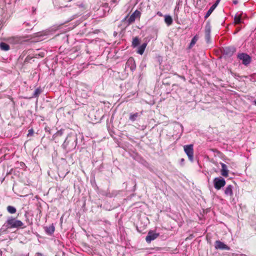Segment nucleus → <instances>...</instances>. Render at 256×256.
<instances>
[{
    "label": "nucleus",
    "mask_w": 256,
    "mask_h": 256,
    "mask_svg": "<svg viewBox=\"0 0 256 256\" xmlns=\"http://www.w3.org/2000/svg\"><path fill=\"white\" fill-rule=\"evenodd\" d=\"M213 183L214 188L217 190H219L225 186L226 182L224 178L216 177L214 178Z\"/></svg>",
    "instance_id": "obj_3"
},
{
    "label": "nucleus",
    "mask_w": 256,
    "mask_h": 256,
    "mask_svg": "<svg viewBox=\"0 0 256 256\" xmlns=\"http://www.w3.org/2000/svg\"><path fill=\"white\" fill-rule=\"evenodd\" d=\"M236 52V48L234 47H226L223 49V54L228 56H232Z\"/></svg>",
    "instance_id": "obj_11"
},
{
    "label": "nucleus",
    "mask_w": 256,
    "mask_h": 256,
    "mask_svg": "<svg viewBox=\"0 0 256 256\" xmlns=\"http://www.w3.org/2000/svg\"><path fill=\"white\" fill-rule=\"evenodd\" d=\"M42 90L40 88H38L35 90L34 93L32 95L33 98H37L39 96V95L42 93Z\"/></svg>",
    "instance_id": "obj_21"
},
{
    "label": "nucleus",
    "mask_w": 256,
    "mask_h": 256,
    "mask_svg": "<svg viewBox=\"0 0 256 256\" xmlns=\"http://www.w3.org/2000/svg\"><path fill=\"white\" fill-rule=\"evenodd\" d=\"M218 4H216V2L212 5V6L210 7L212 8L214 10L216 8Z\"/></svg>",
    "instance_id": "obj_28"
},
{
    "label": "nucleus",
    "mask_w": 256,
    "mask_h": 256,
    "mask_svg": "<svg viewBox=\"0 0 256 256\" xmlns=\"http://www.w3.org/2000/svg\"><path fill=\"white\" fill-rule=\"evenodd\" d=\"M220 164L222 166V169L220 170L221 174L224 177H228V169L227 166L222 162H221Z\"/></svg>",
    "instance_id": "obj_12"
},
{
    "label": "nucleus",
    "mask_w": 256,
    "mask_h": 256,
    "mask_svg": "<svg viewBox=\"0 0 256 256\" xmlns=\"http://www.w3.org/2000/svg\"><path fill=\"white\" fill-rule=\"evenodd\" d=\"M0 48L2 50L6 51L10 50V46L5 42H1L0 43Z\"/></svg>",
    "instance_id": "obj_20"
},
{
    "label": "nucleus",
    "mask_w": 256,
    "mask_h": 256,
    "mask_svg": "<svg viewBox=\"0 0 256 256\" xmlns=\"http://www.w3.org/2000/svg\"><path fill=\"white\" fill-rule=\"evenodd\" d=\"M214 247L216 249L219 250H230V248L227 245L224 244V242L216 240L215 242Z\"/></svg>",
    "instance_id": "obj_10"
},
{
    "label": "nucleus",
    "mask_w": 256,
    "mask_h": 256,
    "mask_svg": "<svg viewBox=\"0 0 256 256\" xmlns=\"http://www.w3.org/2000/svg\"><path fill=\"white\" fill-rule=\"evenodd\" d=\"M238 58L242 60V63L245 66L249 64L252 60L251 57L248 54L245 53L239 54L238 55Z\"/></svg>",
    "instance_id": "obj_5"
},
{
    "label": "nucleus",
    "mask_w": 256,
    "mask_h": 256,
    "mask_svg": "<svg viewBox=\"0 0 256 256\" xmlns=\"http://www.w3.org/2000/svg\"><path fill=\"white\" fill-rule=\"evenodd\" d=\"M146 46L147 44L146 42L143 43L141 46H140L138 47L137 52L138 54L142 55L144 52V51L146 49Z\"/></svg>",
    "instance_id": "obj_16"
},
{
    "label": "nucleus",
    "mask_w": 256,
    "mask_h": 256,
    "mask_svg": "<svg viewBox=\"0 0 256 256\" xmlns=\"http://www.w3.org/2000/svg\"><path fill=\"white\" fill-rule=\"evenodd\" d=\"M36 56H37V54H36V56H35L36 58H37Z\"/></svg>",
    "instance_id": "obj_43"
},
{
    "label": "nucleus",
    "mask_w": 256,
    "mask_h": 256,
    "mask_svg": "<svg viewBox=\"0 0 256 256\" xmlns=\"http://www.w3.org/2000/svg\"><path fill=\"white\" fill-rule=\"evenodd\" d=\"M7 210L8 211V212L9 213H10L11 214L16 213V208L14 206H8L7 207Z\"/></svg>",
    "instance_id": "obj_22"
},
{
    "label": "nucleus",
    "mask_w": 256,
    "mask_h": 256,
    "mask_svg": "<svg viewBox=\"0 0 256 256\" xmlns=\"http://www.w3.org/2000/svg\"><path fill=\"white\" fill-rule=\"evenodd\" d=\"M36 34V36L38 37V38L37 39L38 40H42L40 38L42 36H43V35L40 32H38V33Z\"/></svg>",
    "instance_id": "obj_26"
},
{
    "label": "nucleus",
    "mask_w": 256,
    "mask_h": 256,
    "mask_svg": "<svg viewBox=\"0 0 256 256\" xmlns=\"http://www.w3.org/2000/svg\"><path fill=\"white\" fill-rule=\"evenodd\" d=\"M177 8V9H178V8H177V6H176V9Z\"/></svg>",
    "instance_id": "obj_42"
},
{
    "label": "nucleus",
    "mask_w": 256,
    "mask_h": 256,
    "mask_svg": "<svg viewBox=\"0 0 256 256\" xmlns=\"http://www.w3.org/2000/svg\"><path fill=\"white\" fill-rule=\"evenodd\" d=\"M214 10L212 8H210V9L206 13V15L204 16V19L206 20V18H208Z\"/></svg>",
    "instance_id": "obj_24"
},
{
    "label": "nucleus",
    "mask_w": 256,
    "mask_h": 256,
    "mask_svg": "<svg viewBox=\"0 0 256 256\" xmlns=\"http://www.w3.org/2000/svg\"><path fill=\"white\" fill-rule=\"evenodd\" d=\"M24 24H26V26H29V23L28 22H24Z\"/></svg>",
    "instance_id": "obj_38"
},
{
    "label": "nucleus",
    "mask_w": 256,
    "mask_h": 256,
    "mask_svg": "<svg viewBox=\"0 0 256 256\" xmlns=\"http://www.w3.org/2000/svg\"><path fill=\"white\" fill-rule=\"evenodd\" d=\"M220 0H216V2H215L218 4V3H219V2H220Z\"/></svg>",
    "instance_id": "obj_35"
},
{
    "label": "nucleus",
    "mask_w": 256,
    "mask_h": 256,
    "mask_svg": "<svg viewBox=\"0 0 256 256\" xmlns=\"http://www.w3.org/2000/svg\"><path fill=\"white\" fill-rule=\"evenodd\" d=\"M218 4H216V2L212 5V6L210 7L212 8L214 10L216 8Z\"/></svg>",
    "instance_id": "obj_30"
},
{
    "label": "nucleus",
    "mask_w": 256,
    "mask_h": 256,
    "mask_svg": "<svg viewBox=\"0 0 256 256\" xmlns=\"http://www.w3.org/2000/svg\"><path fill=\"white\" fill-rule=\"evenodd\" d=\"M164 22L166 24L169 26H170L172 23V17L169 15H166L164 16Z\"/></svg>",
    "instance_id": "obj_17"
},
{
    "label": "nucleus",
    "mask_w": 256,
    "mask_h": 256,
    "mask_svg": "<svg viewBox=\"0 0 256 256\" xmlns=\"http://www.w3.org/2000/svg\"><path fill=\"white\" fill-rule=\"evenodd\" d=\"M44 229L46 233L49 236H52L54 232L55 228L53 224H52L49 226H48L44 227Z\"/></svg>",
    "instance_id": "obj_13"
},
{
    "label": "nucleus",
    "mask_w": 256,
    "mask_h": 256,
    "mask_svg": "<svg viewBox=\"0 0 256 256\" xmlns=\"http://www.w3.org/2000/svg\"><path fill=\"white\" fill-rule=\"evenodd\" d=\"M181 160H182V162H183V161L184 160L183 158H182V159Z\"/></svg>",
    "instance_id": "obj_40"
},
{
    "label": "nucleus",
    "mask_w": 256,
    "mask_h": 256,
    "mask_svg": "<svg viewBox=\"0 0 256 256\" xmlns=\"http://www.w3.org/2000/svg\"><path fill=\"white\" fill-rule=\"evenodd\" d=\"M224 194L230 196H233V186L232 185H228L226 188Z\"/></svg>",
    "instance_id": "obj_14"
},
{
    "label": "nucleus",
    "mask_w": 256,
    "mask_h": 256,
    "mask_svg": "<svg viewBox=\"0 0 256 256\" xmlns=\"http://www.w3.org/2000/svg\"><path fill=\"white\" fill-rule=\"evenodd\" d=\"M33 134H34V130L32 128H31L28 130V136H31Z\"/></svg>",
    "instance_id": "obj_27"
},
{
    "label": "nucleus",
    "mask_w": 256,
    "mask_h": 256,
    "mask_svg": "<svg viewBox=\"0 0 256 256\" xmlns=\"http://www.w3.org/2000/svg\"><path fill=\"white\" fill-rule=\"evenodd\" d=\"M254 103L255 106H256V100L254 101Z\"/></svg>",
    "instance_id": "obj_37"
},
{
    "label": "nucleus",
    "mask_w": 256,
    "mask_h": 256,
    "mask_svg": "<svg viewBox=\"0 0 256 256\" xmlns=\"http://www.w3.org/2000/svg\"><path fill=\"white\" fill-rule=\"evenodd\" d=\"M159 235V233H156L153 230H150L146 238V240L148 243H150L152 241L156 240Z\"/></svg>",
    "instance_id": "obj_7"
},
{
    "label": "nucleus",
    "mask_w": 256,
    "mask_h": 256,
    "mask_svg": "<svg viewBox=\"0 0 256 256\" xmlns=\"http://www.w3.org/2000/svg\"><path fill=\"white\" fill-rule=\"evenodd\" d=\"M184 152L187 154L189 160L194 162V146L193 144L186 145L184 146Z\"/></svg>",
    "instance_id": "obj_4"
},
{
    "label": "nucleus",
    "mask_w": 256,
    "mask_h": 256,
    "mask_svg": "<svg viewBox=\"0 0 256 256\" xmlns=\"http://www.w3.org/2000/svg\"><path fill=\"white\" fill-rule=\"evenodd\" d=\"M180 78H182V79H184V80H185V78H184V76H180Z\"/></svg>",
    "instance_id": "obj_36"
},
{
    "label": "nucleus",
    "mask_w": 256,
    "mask_h": 256,
    "mask_svg": "<svg viewBox=\"0 0 256 256\" xmlns=\"http://www.w3.org/2000/svg\"><path fill=\"white\" fill-rule=\"evenodd\" d=\"M140 12L138 10H136L130 16L127 20L128 24H130L134 22L136 18H140Z\"/></svg>",
    "instance_id": "obj_8"
},
{
    "label": "nucleus",
    "mask_w": 256,
    "mask_h": 256,
    "mask_svg": "<svg viewBox=\"0 0 256 256\" xmlns=\"http://www.w3.org/2000/svg\"><path fill=\"white\" fill-rule=\"evenodd\" d=\"M205 39L207 43L210 42L211 26L210 22H208L205 26Z\"/></svg>",
    "instance_id": "obj_6"
},
{
    "label": "nucleus",
    "mask_w": 256,
    "mask_h": 256,
    "mask_svg": "<svg viewBox=\"0 0 256 256\" xmlns=\"http://www.w3.org/2000/svg\"><path fill=\"white\" fill-rule=\"evenodd\" d=\"M218 4H216V2L212 5V6L210 7L212 8L214 10L216 8Z\"/></svg>",
    "instance_id": "obj_29"
},
{
    "label": "nucleus",
    "mask_w": 256,
    "mask_h": 256,
    "mask_svg": "<svg viewBox=\"0 0 256 256\" xmlns=\"http://www.w3.org/2000/svg\"><path fill=\"white\" fill-rule=\"evenodd\" d=\"M140 44V40L138 38L134 37L133 38L132 42V46L133 48H136Z\"/></svg>",
    "instance_id": "obj_18"
},
{
    "label": "nucleus",
    "mask_w": 256,
    "mask_h": 256,
    "mask_svg": "<svg viewBox=\"0 0 256 256\" xmlns=\"http://www.w3.org/2000/svg\"><path fill=\"white\" fill-rule=\"evenodd\" d=\"M77 138L75 135H68L62 144V148L66 150L70 151L74 148L77 144Z\"/></svg>",
    "instance_id": "obj_2"
},
{
    "label": "nucleus",
    "mask_w": 256,
    "mask_h": 256,
    "mask_svg": "<svg viewBox=\"0 0 256 256\" xmlns=\"http://www.w3.org/2000/svg\"><path fill=\"white\" fill-rule=\"evenodd\" d=\"M128 16H127L126 17H125V18L124 19L123 21L125 20H126V18H128Z\"/></svg>",
    "instance_id": "obj_39"
},
{
    "label": "nucleus",
    "mask_w": 256,
    "mask_h": 256,
    "mask_svg": "<svg viewBox=\"0 0 256 256\" xmlns=\"http://www.w3.org/2000/svg\"><path fill=\"white\" fill-rule=\"evenodd\" d=\"M38 56H40V57L42 58L44 56V53H40V54H38Z\"/></svg>",
    "instance_id": "obj_32"
},
{
    "label": "nucleus",
    "mask_w": 256,
    "mask_h": 256,
    "mask_svg": "<svg viewBox=\"0 0 256 256\" xmlns=\"http://www.w3.org/2000/svg\"><path fill=\"white\" fill-rule=\"evenodd\" d=\"M177 8V9H178V8H177V6H176V9Z\"/></svg>",
    "instance_id": "obj_41"
},
{
    "label": "nucleus",
    "mask_w": 256,
    "mask_h": 256,
    "mask_svg": "<svg viewBox=\"0 0 256 256\" xmlns=\"http://www.w3.org/2000/svg\"><path fill=\"white\" fill-rule=\"evenodd\" d=\"M77 7L78 8H83V6L82 5L77 6Z\"/></svg>",
    "instance_id": "obj_33"
},
{
    "label": "nucleus",
    "mask_w": 256,
    "mask_h": 256,
    "mask_svg": "<svg viewBox=\"0 0 256 256\" xmlns=\"http://www.w3.org/2000/svg\"><path fill=\"white\" fill-rule=\"evenodd\" d=\"M234 23L236 24H239L241 22V16L240 14H236L234 18Z\"/></svg>",
    "instance_id": "obj_23"
},
{
    "label": "nucleus",
    "mask_w": 256,
    "mask_h": 256,
    "mask_svg": "<svg viewBox=\"0 0 256 256\" xmlns=\"http://www.w3.org/2000/svg\"><path fill=\"white\" fill-rule=\"evenodd\" d=\"M23 225L24 224L21 220H18L16 218L12 216H9L5 223L2 226L0 231L1 232H4L8 229L18 228L22 227Z\"/></svg>",
    "instance_id": "obj_1"
},
{
    "label": "nucleus",
    "mask_w": 256,
    "mask_h": 256,
    "mask_svg": "<svg viewBox=\"0 0 256 256\" xmlns=\"http://www.w3.org/2000/svg\"><path fill=\"white\" fill-rule=\"evenodd\" d=\"M238 1L236 0H234L233 1V3L235 4H238Z\"/></svg>",
    "instance_id": "obj_34"
},
{
    "label": "nucleus",
    "mask_w": 256,
    "mask_h": 256,
    "mask_svg": "<svg viewBox=\"0 0 256 256\" xmlns=\"http://www.w3.org/2000/svg\"><path fill=\"white\" fill-rule=\"evenodd\" d=\"M142 113V112H141ZM142 114H140L138 112H136V113H131L130 114L129 120L132 122L135 121L136 118L140 116Z\"/></svg>",
    "instance_id": "obj_15"
},
{
    "label": "nucleus",
    "mask_w": 256,
    "mask_h": 256,
    "mask_svg": "<svg viewBox=\"0 0 256 256\" xmlns=\"http://www.w3.org/2000/svg\"><path fill=\"white\" fill-rule=\"evenodd\" d=\"M157 14H158V16H162V12H157Z\"/></svg>",
    "instance_id": "obj_31"
},
{
    "label": "nucleus",
    "mask_w": 256,
    "mask_h": 256,
    "mask_svg": "<svg viewBox=\"0 0 256 256\" xmlns=\"http://www.w3.org/2000/svg\"><path fill=\"white\" fill-rule=\"evenodd\" d=\"M64 130H58L56 134H54L53 136V137L56 138L58 136H61L64 134Z\"/></svg>",
    "instance_id": "obj_25"
},
{
    "label": "nucleus",
    "mask_w": 256,
    "mask_h": 256,
    "mask_svg": "<svg viewBox=\"0 0 256 256\" xmlns=\"http://www.w3.org/2000/svg\"><path fill=\"white\" fill-rule=\"evenodd\" d=\"M126 68H130L132 71H134L136 68V64L134 58H130L127 60L126 64Z\"/></svg>",
    "instance_id": "obj_9"
},
{
    "label": "nucleus",
    "mask_w": 256,
    "mask_h": 256,
    "mask_svg": "<svg viewBox=\"0 0 256 256\" xmlns=\"http://www.w3.org/2000/svg\"><path fill=\"white\" fill-rule=\"evenodd\" d=\"M198 37L197 35H196L195 36H194L188 46V48L190 49L191 48L196 44V43L198 40Z\"/></svg>",
    "instance_id": "obj_19"
}]
</instances>
